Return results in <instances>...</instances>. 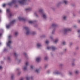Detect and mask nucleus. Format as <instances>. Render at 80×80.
<instances>
[{"label":"nucleus","mask_w":80,"mask_h":80,"mask_svg":"<svg viewBox=\"0 0 80 80\" xmlns=\"http://www.w3.org/2000/svg\"><path fill=\"white\" fill-rule=\"evenodd\" d=\"M38 13L41 15L42 18H43L44 19H46L47 18V15L45 12H44V10L43 9H39L38 12L37 13L35 12L34 13V15H35L36 17H39V15H38Z\"/></svg>","instance_id":"nucleus-1"},{"label":"nucleus","mask_w":80,"mask_h":80,"mask_svg":"<svg viewBox=\"0 0 80 80\" xmlns=\"http://www.w3.org/2000/svg\"><path fill=\"white\" fill-rule=\"evenodd\" d=\"M24 28L25 29V30L26 31V34L27 35H37V32L35 31L30 32V29H29V28H28V27H24Z\"/></svg>","instance_id":"nucleus-2"},{"label":"nucleus","mask_w":80,"mask_h":80,"mask_svg":"<svg viewBox=\"0 0 80 80\" xmlns=\"http://www.w3.org/2000/svg\"><path fill=\"white\" fill-rule=\"evenodd\" d=\"M71 30H72V29L71 28H66L64 29L63 31V33L64 35H66V34L67 33L68 31H71Z\"/></svg>","instance_id":"nucleus-3"},{"label":"nucleus","mask_w":80,"mask_h":80,"mask_svg":"<svg viewBox=\"0 0 80 80\" xmlns=\"http://www.w3.org/2000/svg\"><path fill=\"white\" fill-rule=\"evenodd\" d=\"M15 20H13V21H11L10 22L9 24L7 25L6 26V27H7V28H10V26H11V25H13V24H15Z\"/></svg>","instance_id":"nucleus-4"},{"label":"nucleus","mask_w":80,"mask_h":80,"mask_svg":"<svg viewBox=\"0 0 80 80\" xmlns=\"http://www.w3.org/2000/svg\"><path fill=\"white\" fill-rule=\"evenodd\" d=\"M17 3V1L16 0H12V2H9L8 3V5H9L10 6H11L13 4H16Z\"/></svg>","instance_id":"nucleus-5"},{"label":"nucleus","mask_w":80,"mask_h":80,"mask_svg":"<svg viewBox=\"0 0 80 80\" xmlns=\"http://www.w3.org/2000/svg\"><path fill=\"white\" fill-rule=\"evenodd\" d=\"M28 62H26V65L23 68V70H24V71H25L27 70V66L28 65Z\"/></svg>","instance_id":"nucleus-6"},{"label":"nucleus","mask_w":80,"mask_h":80,"mask_svg":"<svg viewBox=\"0 0 80 80\" xmlns=\"http://www.w3.org/2000/svg\"><path fill=\"white\" fill-rule=\"evenodd\" d=\"M47 48L48 50H50L52 48L53 51H54V50H56V48H55L54 46H52V47L48 46L47 47Z\"/></svg>","instance_id":"nucleus-7"},{"label":"nucleus","mask_w":80,"mask_h":80,"mask_svg":"<svg viewBox=\"0 0 80 80\" xmlns=\"http://www.w3.org/2000/svg\"><path fill=\"white\" fill-rule=\"evenodd\" d=\"M12 43V41L9 40L8 42L7 43V45L8 47L9 48H11V43Z\"/></svg>","instance_id":"nucleus-8"},{"label":"nucleus","mask_w":80,"mask_h":80,"mask_svg":"<svg viewBox=\"0 0 80 80\" xmlns=\"http://www.w3.org/2000/svg\"><path fill=\"white\" fill-rule=\"evenodd\" d=\"M37 48H40L41 47H42V45L41 44V43H38L37 44Z\"/></svg>","instance_id":"nucleus-9"},{"label":"nucleus","mask_w":80,"mask_h":80,"mask_svg":"<svg viewBox=\"0 0 80 80\" xmlns=\"http://www.w3.org/2000/svg\"><path fill=\"white\" fill-rule=\"evenodd\" d=\"M62 18L64 20H66L67 19V15H63L62 17Z\"/></svg>","instance_id":"nucleus-10"},{"label":"nucleus","mask_w":80,"mask_h":80,"mask_svg":"<svg viewBox=\"0 0 80 80\" xmlns=\"http://www.w3.org/2000/svg\"><path fill=\"white\" fill-rule=\"evenodd\" d=\"M18 18L20 21L23 20V21H25L26 20L25 18H23V17H19Z\"/></svg>","instance_id":"nucleus-11"},{"label":"nucleus","mask_w":80,"mask_h":80,"mask_svg":"<svg viewBox=\"0 0 80 80\" xmlns=\"http://www.w3.org/2000/svg\"><path fill=\"white\" fill-rule=\"evenodd\" d=\"M53 73L54 75H58L60 74V72L56 70L53 72Z\"/></svg>","instance_id":"nucleus-12"},{"label":"nucleus","mask_w":80,"mask_h":80,"mask_svg":"<svg viewBox=\"0 0 80 80\" xmlns=\"http://www.w3.org/2000/svg\"><path fill=\"white\" fill-rule=\"evenodd\" d=\"M52 25L53 27H54V28H56V27L58 26L57 24H56V23H53L52 24Z\"/></svg>","instance_id":"nucleus-13"},{"label":"nucleus","mask_w":80,"mask_h":80,"mask_svg":"<svg viewBox=\"0 0 80 80\" xmlns=\"http://www.w3.org/2000/svg\"><path fill=\"white\" fill-rule=\"evenodd\" d=\"M74 73L76 74H78V73H80V71L78 70H75L74 71Z\"/></svg>","instance_id":"nucleus-14"},{"label":"nucleus","mask_w":80,"mask_h":80,"mask_svg":"<svg viewBox=\"0 0 80 80\" xmlns=\"http://www.w3.org/2000/svg\"><path fill=\"white\" fill-rule=\"evenodd\" d=\"M63 2L65 5H68V1L67 0H63Z\"/></svg>","instance_id":"nucleus-15"},{"label":"nucleus","mask_w":80,"mask_h":80,"mask_svg":"<svg viewBox=\"0 0 80 80\" xmlns=\"http://www.w3.org/2000/svg\"><path fill=\"white\" fill-rule=\"evenodd\" d=\"M41 59V58H40V57H38L36 58V60L37 62H40Z\"/></svg>","instance_id":"nucleus-16"},{"label":"nucleus","mask_w":80,"mask_h":80,"mask_svg":"<svg viewBox=\"0 0 80 80\" xmlns=\"http://www.w3.org/2000/svg\"><path fill=\"white\" fill-rule=\"evenodd\" d=\"M56 30V28H54L52 32V34H55V32Z\"/></svg>","instance_id":"nucleus-17"},{"label":"nucleus","mask_w":80,"mask_h":80,"mask_svg":"<svg viewBox=\"0 0 80 80\" xmlns=\"http://www.w3.org/2000/svg\"><path fill=\"white\" fill-rule=\"evenodd\" d=\"M59 40V39L58 38H56V39H55L54 42L55 43H57L58 42Z\"/></svg>","instance_id":"nucleus-18"},{"label":"nucleus","mask_w":80,"mask_h":80,"mask_svg":"<svg viewBox=\"0 0 80 80\" xmlns=\"http://www.w3.org/2000/svg\"><path fill=\"white\" fill-rule=\"evenodd\" d=\"M62 3L61 2H59L56 5L57 7H58V6H60V4Z\"/></svg>","instance_id":"nucleus-19"},{"label":"nucleus","mask_w":80,"mask_h":80,"mask_svg":"<svg viewBox=\"0 0 80 80\" xmlns=\"http://www.w3.org/2000/svg\"><path fill=\"white\" fill-rule=\"evenodd\" d=\"M35 72L37 73H38L40 72V70L38 69H37L36 70Z\"/></svg>","instance_id":"nucleus-20"},{"label":"nucleus","mask_w":80,"mask_h":80,"mask_svg":"<svg viewBox=\"0 0 80 80\" xmlns=\"http://www.w3.org/2000/svg\"><path fill=\"white\" fill-rule=\"evenodd\" d=\"M26 11H29V10H31V8H27L26 9Z\"/></svg>","instance_id":"nucleus-21"},{"label":"nucleus","mask_w":80,"mask_h":80,"mask_svg":"<svg viewBox=\"0 0 80 80\" xmlns=\"http://www.w3.org/2000/svg\"><path fill=\"white\" fill-rule=\"evenodd\" d=\"M30 78L28 76H27L26 77V79L27 80H30Z\"/></svg>","instance_id":"nucleus-22"},{"label":"nucleus","mask_w":80,"mask_h":80,"mask_svg":"<svg viewBox=\"0 0 80 80\" xmlns=\"http://www.w3.org/2000/svg\"><path fill=\"white\" fill-rule=\"evenodd\" d=\"M23 55L25 56V57H27V53H26V52L23 53Z\"/></svg>","instance_id":"nucleus-23"},{"label":"nucleus","mask_w":80,"mask_h":80,"mask_svg":"<svg viewBox=\"0 0 80 80\" xmlns=\"http://www.w3.org/2000/svg\"><path fill=\"white\" fill-rule=\"evenodd\" d=\"M18 32H15V36H17L18 35Z\"/></svg>","instance_id":"nucleus-24"},{"label":"nucleus","mask_w":80,"mask_h":80,"mask_svg":"<svg viewBox=\"0 0 80 80\" xmlns=\"http://www.w3.org/2000/svg\"><path fill=\"white\" fill-rule=\"evenodd\" d=\"M14 55L15 57H17V56H18V55H17V52H15L14 53Z\"/></svg>","instance_id":"nucleus-25"},{"label":"nucleus","mask_w":80,"mask_h":80,"mask_svg":"<svg viewBox=\"0 0 80 80\" xmlns=\"http://www.w3.org/2000/svg\"><path fill=\"white\" fill-rule=\"evenodd\" d=\"M44 60H48V57L45 56L44 57Z\"/></svg>","instance_id":"nucleus-26"},{"label":"nucleus","mask_w":80,"mask_h":80,"mask_svg":"<svg viewBox=\"0 0 80 80\" xmlns=\"http://www.w3.org/2000/svg\"><path fill=\"white\" fill-rule=\"evenodd\" d=\"M14 78V75H12L11 76V78H12V80H13Z\"/></svg>","instance_id":"nucleus-27"},{"label":"nucleus","mask_w":80,"mask_h":80,"mask_svg":"<svg viewBox=\"0 0 80 80\" xmlns=\"http://www.w3.org/2000/svg\"><path fill=\"white\" fill-rule=\"evenodd\" d=\"M47 67H48V64H46L44 66V68H47Z\"/></svg>","instance_id":"nucleus-28"},{"label":"nucleus","mask_w":80,"mask_h":80,"mask_svg":"<svg viewBox=\"0 0 80 80\" xmlns=\"http://www.w3.org/2000/svg\"><path fill=\"white\" fill-rule=\"evenodd\" d=\"M29 23H33V21H29Z\"/></svg>","instance_id":"nucleus-29"},{"label":"nucleus","mask_w":80,"mask_h":80,"mask_svg":"<svg viewBox=\"0 0 80 80\" xmlns=\"http://www.w3.org/2000/svg\"><path fill=\"white\" fill-rule=\"evenodd\" d=\"M53 27L52 26V25L49 28V29H52V28H53Z\"/></svg>","instance_id":"nucleus-30"},{"label":"nucleus","mask_w":80,"mask_h":80,"mask_svg":"<svg viewBox=\"0 0 80 80\" xmlns=\"http://www.w3.org/2000/svg\"><path fill=\"white\" fill-rule=\"evenodd\" d=\"M45 43H47V44H48V43H49V41H48V40H46L45 42Z\"/></svg>","instance_id":"nucleus-31"},{"label":"nucleus","mask_w":80,"mask_h":80,"mask_svg":"<svg viewBox=\"0 0 80 80\" xmlns=\"http://www.w3.org/2000/svg\"><path fill=\"white\" fill-rule=\"evenodd\" d=\"M30 67H31V69H33V68L34 66H33L32 65H31Z\"/></svg>","instance_id":"nucleus-32"},{"label":"nucleus","mask_w":80,"mask_h":80,"mask_svg":"<svg viewBox=\"0 0 80 80\" xmlns=\"http://www.w3.org/2000/svg\"><path fill=\"white\" fill-rule=\"evenodd\" d=\"M50 38L52 40H53V36H50Z\"/></svg>","instance_id":"nucleus-33"},{"label":"nucleus","mask_w":80,"mask_h":80,"mask_svg":"<svg viewBox=\"0 0 80 80\" xmlns=\"http://www.w3.org/2000/svg\"><path fill=\"white\" fill-rule=\"evenodd\" d=\"M7 13H10V10H9L8 9L7 10Z\"/></svg>","instance_id":"nucleus-34"},{"label":"nucleus","mask_w":80,"mask_h":80,"mask_svg":"<svg viewBox=\"0 0 80 80\" xmlns=\"http://www.w3.org/2000/svg\"><path fill=\"white\" fill-rule=\"evenodd\" d=\"M6 5H7L6 4H4L2 5V6L3 7H5V6H6Z\"/></svg>","instance_id":"nucleus-35"},{"label":"nucleus","mask_w":80,"mask_h":80,"mask_svg":"<svg viewBox=\"0 0 80 80\" xmlns=\"http://www.w3.org/2000/svg\"><path fill=\"white\" fill-rule=\"evenodd\" d=\"M62 44L63 45H65L66 44V42H62Z\"/></svg>","instance_id":"nucleus-36"},{"label":"nucleus","mask_w":80,"mask_h":80,"mask_svg":"<svg viewBox=\"0 0 80 80\" xmlns=\"http://www.w3.org/2000/svg\"><path fill=\"white\" fill-rule=\"evenodd\" d=\"M46 37V35H42L41 36L42 37Z\"/></svg>","instance_id":"nucleus-37"},{"label":"nucleus","mask_w":80,"mask_h":80,"mask_svg":"<svg viewBox=\"0 0 80 80\" xmlns=\"http://www.w3.org/2000/svg\"><path fill=\"white\" fill-rule=\"evenodd\" d=\"M12 38V36H11V35L9 36H8L9 39H10V38Z\"/></svg>","instance_id":"nucleus-38"},{"label":"nucleus","mask_w":80,"mask_h":80,"mask_svg":"<svg viewBox=\"0 0 80 80\" xmlns=\"http://www.w3.org/2000/svg\"><path fill=\"white\" fill-rule=\"evenodd\" d=\"M9 15L10 17H12V13H9Z\"/></svg>","instance_id":"nucleus-39"},{"label":"nucleus","mask_w":80,"mask_h":80,"mask_svg":"<svg viewBox=\"0 0 80 80\" xmlns=\"http://www.w3.org/2000/svg\"><path fill=\"white\" fill-rule=\"evenodd\" d=\"M69 74L70 75H72V72H69Z\"/></svg>","instance_id":"nucleus-40"},{"label":"nucleus","mask_w":80,"mask_h":80,"mask_svg":"<svg viewBox=\"0 0 80 80\" xmlns=\"http://www.w3.org/2000/svg\"><path fill=\"white\" fill-rule=\"evenodd\" d=\"M63 64H60V67H62V66H63Z\"/></svg>","instance_id":"nucleus-41"},{"label":"nucleus","mask_w":80,"mask_h":80,"mask_svg":"<svg viewBox=\"0 0 80 80\" xmlns=\"http://www.w3.org/2000/svg\"><path fill=\"white\" fill-rule=\"evenodd\" d=\"M78 33H80V29L78 30Z\"/></svg>","instance_id":"nucleus-42"},{"label":"nucleus","mask_w":80,"mask_h":80,"mask_svg":"<svg viewBox=\"0 0 80 80\" xmlns=\"http://www.w3.org/2000/svg\"><path fill=\"white\" fill-rule=\"evenodd\" d=\"M8 60H10V57H8Z\"/></svg>","instance_id":"nucleus-43"},{"label":"nucleus","mask_w":80,"mask_h":80,"mask_svg":"<svg viewBox=\"0 0 80 80\" xmlns=\"http://www.w3.org/2000/svg\"><path fill=\"white\" fill-rule=\"evenodd\" d=\"M67 49H65L63 51H64V52H66V51H67Z\"/></svg>","instance_id":"nucleus-44"},{"label":"nucleus","mask_w":80,"mask_h":80,"mask_svg":"<svg viewBox=\"0 0 80 80\" xmlns=\"http://www.w3.org/2000/svg\"><path fill=\"white\" fill-rule=\"evenodd\" d=\"M74 28H77V26L75 25L73 26Z\"/></svg>","instance_id":"nucleus-45"},{"label":"nucleus","mask_w":80,"mask_h":80,"mask_svg":"<svg viewBox=\"0 0 80 80\" xmlns=\"http://www.w3.org/2000/svg\"><path fill=\"white\" fill-rule=\"evenodd\" d=\"M72 65H73V66H75V63H72Z\"/></svg>","instance_id":"nucleus-46"},{"label":"nucleus","mask_w":80,"mask_h":80,"mask_svg":"<svg viewBox=\"0 0 80 80\" xmlns=\"http://www.w3.org/2000/svg\"><path fill=\"white\" fill-rule=\"evenodd\" d=\"M31 78L32 79H33V76H31Z\"/></svg>","instance_id":"nucleus-47"},{"label":"nucleus","mask_w":80,"mask_h":80,"mask_svg":"<svg viewBox=\"0 0 80 80\" xmlns=\"http://www.w3.org/2000/svg\"><path fill=\"white\" fill-rule=\"evenodd\" d=\"M79 48L78 47H77L76 48V50H78V49Z\"/></svg>","instance_id":"nucleus-48"},{"label":"nucleus","mask_w":80,"mask_h":80,"mask_svg":"<svg viewBox=\"0 0 80 80\" xmlns=\"http://www.w3.org/2000/svg\"><path fill=\"white\" fill-rule=\"evenodd\" d=\"M2 68V67L1 66H0V70H1Z\"/></svg>","instance_id":"nucleus-49"},{"label":"nucleus","mask_w":80,"mask_h":80,"mask_svg":"<svg viewBox=\"0 0 80 80\" xmlns=\"http://www.w3.org/2000/svg\"><path fill=\"white\" fill-rule=\"evenodd\" d=\"M47 72H48V73H49L50 72V70H48Z\"/></svg>","instance_id":"nucleus-50"},{"label":"nucleus","mask_w":80,"mask_h":80,"mask_svg":"<svg viewBox=\"0 0 80 80\" xmlns=\"http://www.w3.org/2000/svg\"><path fill=\"white\" fill-rule=\"evenodd\" d=\"M70 45H72V42H70Z\"/></svg>","instance_id":"nucleus-51"},{"label":"nucleus","mask_w":80,"mask_h":80,"mask_svg":"<svg viewBox=\"0 0 80 80\" xmlns=\"http://www.w3.org/2000/svg\"><path fill=\"white\" fill-rule=\"evenodd\" d=\"M6 48H5L4 50V52L6 51Z\"/></svg>","instance_id":"nucleus-52"},{"label":"nucleus","mask_w":80,"mask_h":80,"mask_svg":"<svg viewBox=\"0 0 80 80\" xmlns=\"http://www.w3.org/2000/svg\"><path fill=\"white\" fill-rule=\"evenodd\" d=\"M78 23H80V20H78Z\"/></svg>","instance_id":"nucleus-53"},{"label":"nucleus","mask_w":80,"mask_h":80,"mask_svg":"<svg viewBox=\"0 0 80 80\" xmlns=\"http://www.w3.org/2000/svg\"><path fill=\"white\" fill-rule=\"evenodd\" d=\"M15 7H17V5H16L15 6Z\"/></svg>","instance_id":"nucleus-54"},{"label":"nucleus","mask_w":80,"mask_h":80,"mask_svg":"<svg viewBox=\"0 0 80 80\" xmlns=\"http://www.w3.org/2000/svg\"><path fill=\"white\" fill-rule=\"evenodd\" d=\"M2 35V33H0V37Z\"/></svg>","instance_id":"nucleus-55"},{"label":"nucleus","mask_w":80,"mask_h":80,"mask_svg":"<svg viewBox=\"0 0 80 80\" xmlns=\"http://www.w3.org/2000/svg\"><path fill=\"white\" fill-rule=\"evenodd\" d=\"M75 59H73V61H75Z\"/></svg>","instance_id":"nucleus-56"},{"label":"nucleus","mask_w":80,"mask_h":80,"mask_svg":"<svg viewBox=\"0 0 80 80\" xmlns=\"http://www.w3.org/2000/svg\"><path fill=\"white\" fill-rule=\"evenodd\" d=\"M78 37H80V34L78 36Z\"/></svg>","instance_id":"nucleus-57"},{"label":"nucleus","mask_w":80,"mask_h":80,"mask_svg":"<svg viewBox=\"0 0 80 80\" xmlns=\"http://www.w3.org/2000/svg\"><path fill=\"white\" fill-rule=\"evenodd\" d=\"M2 12V11H1V10H0V12Z\"/></svg>","instance_id":"nucleus-58"},{"label":"nucleus","mask_w":80,"mask_h":80,"mask_svg":"<svg viewBox=\"0 0 80 80\" xmlns=\"http://www.w3.org/2000/svg\"><path fill=\"white\" fill-rule=\"evenodd\" d=\"M20 61H21V60H19V62H20Z\"/></svg>","instance_id":"nucleus-59"},{"label":"nucleus","mask_w":80,"mask_h":80,"mask_svg":"<svg viewBox=\"0 0 80 80\" xmlns=\"http://www.w3.org/2000/svg\"><path fill=\"white\" fill-rule=\"evenodd\" d=\"M20 73V72H19V73H18V74H19Z\"/></svg>","instance_id":"nucleus-60"},{"label":"nucleus","mask_w":80,"mask_h":80,"mask_svg":"<svg viewBox=\"0 0 80 80\" xmlns=\"http://www.w3.org/2000/svg\"><path fill=\"white\" fill-rule=\"evenodd\" d=\"M1 45V43L0 42V45Z\"/></svg>","instance_id":"nucleus-61"}]
</instances>
